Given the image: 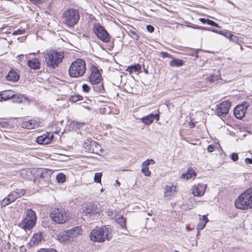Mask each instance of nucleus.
Here are the masks:
<instances>
[{
	"instance_id": "1",
	"label": "nucleus",
	"mask_w": 252,
	"mask_h": 252,
	"mask_svg": "<svg viewBox=\"0 0 252 252\" xmlns=\"http://www.w3.org/2000/svg\"><path fill=\"white\" fill-rule=\"evenodd\" d=\"M235 206L241 210L252 208V187L246 189L236 199Z\"/></svg>"
},
{
	"instance_id": "2",
	"label": "nucleus",
	"mask_w": 252,
	"mask_h": 252,
	"mask_svg": "<svg viewBox=\"0 0 252 252\" xmlns=\"http://www.w3.org/2000/svg\"><path fill=\"white\" fill-rule=\"evenodd\" d=\"M44 56L46 65L52 69L58 67L64 57L63 53L58 52L55 50L46 51L44 53Z\"/></svg>"
},
{
	"instance_id": "3",
	"label": "nucleus",
	"mask_w": 252,
	"mask_h": 252,
	"mask_svg": "<svg viewBox=\"0 0 252 252\" xmlns=\"http://www.w3.org/2000/svg\"><path fill=\"white\" fill-rule=\"evenodd\" d=\"M112 237L111 229L108 227H96L90 233L91 239L94 242H102L106 239L109 240Z\"/></svg>"
},
{
	"instance_id": "4",
	"label": "nucleus",
	"mask_w": 252,
	"mask_h": 252,
	"mask_svg": "<svg viewBox=\"0 0 252 252\" xmlns=\"http://www.w3.org/2000/svg\"><path fill=\"white\" fill-rule=\"evenodd\" d=\"M86 71L85 61L82 59H76L72 62L69 69V75L71 77H79L84 75Z\"/></svg>"
},
{
	"instance_id": "5",
	"label": "nucleus",
	"mask_w": 252,
	"mask_h": 252,
	"mask_svg": "<svg viewBox=\"0 0 252 252\" xmlns=\"http://www.w3.org/2000/svg\"><path fill=\"white\" fill-rule=\"evenodd\" d=\"M50 217L52 221L59 224H63L70 219L68 211L61 208H53L50 213Z\"/></svg>"
},
{
	"instance_id": "6",
	"label": "nucleus",
	"mask_w": 252,
	"mask_h": 252,
	"mask_svg": "<svg viewBox=\"0 0 252 252\" xmlns=\"http://www.w3.org/2000/svg\"><path fill=\"white\" fill-rule=\"evenodd\" d=\"M80 19L79 11L74 9L66 10L63 14V23L67 27L72 28L78 23Z\"/></svg>"
},
{
	"instance_id": "7",
	"label": "nucleus",
	"mask_w": 252,
	"mask_h": 252,
	"mask_svg": "<svg viewBox=\"0 0 252 252\" xmlns=\"http://www.w3.org/2000/svg\"><path fill=\"white\" fill-rule=\"evenodd\" d=\"M82 214L84 220H94L98 216V209L96 203L91 202L84 207Z\"/></svg>"
},
{
	"instance_id": "8",
	"label": "nucleus",
	"mask_w": 252,
	"mask_h": 252,
	"mask_svg": "<svg viewBox=\"0 0 252 252\" xmlns=\"http://www.w3.org/2000/svg\"><path fill=\"white\" fill-rule=\"evenodd\" d=\"M36 217L35 212L31 209H28L26 212V217L23 220L22 225L25 229L31 230L35 225Z\"/></svg>"
},
{
	"instance_id": "9",
	"label": "nucleus",
	"mask_w": 252,
	"mask_h": 252,
	"mask_svg": "<svg viewBox=\"0 0 252 252\" xmlns=\"http://www.w3.org/2000/svg\"><path fill=\"white\" fill-rule=\"evenodd\" d=\"M93 31L97 37L103 42L108 43L110 41V35L99 24L94 25Z\"/></svg>"
},
{
	"instance_id": "10",
	"label": "nucleus",
	"mask_w": 252,
	"mask_h": 252,
	"mask_svg": "<svg viewBox=\"0 0 252 252\" xmlns=\"http://www.w3.org/2000/svg\"><path fill=\"white\" fill-rule=\"evenodd\" d=\"M230 106L231 103L229 101H224L217 105L215 112L220 117L225 116L228 113Z\"/></svg>"
},
{
	"instance_id": "11",
	"label": "nucleus",
	"mask_w": 252,
	"mask_h": 252,
	"mask_svg": "<svg viewBox=\"0 0 252 252\" xmlns=\"http://www.w3.org/2000/svg\"><path fill=\"white\" fill-rule=\"evenodd\" d=\"M89 81L92 85L100 84L102 80L101 74L98 69L94 67L92 69V73L89 77Z\"/></svg>"
},
{
	"instance_id": "12",
	"label": "nucleus",
	"mask_w": 252,
	"mask_h": 252,
	"mask_svg": "<svg viewBox=\"0 0 252 252\" xmlns=\"http://www.w3.org/2000/svg\"><path fill=\"white\" fill-rule=\"evenodd\" d=\"M248 106L249 105L246 102H245L241 105L236 106L234 110V114L235 117L237 119H242L245 116L246 109Z\"/></svg>"
},
{
	"instance_id": "13",
	"label": "nucleus",
	"mask_w": 252,
	"mask_h": 252,
	"mask_svg": "<svg viewBox=\"0 0 252 252\" xmlns=\"http://www.w3.org/2000/svg\"><path fill=\"white\" fill-rule=\"evenodd\" d=\"M53 138V133L47 132L46 134L38 136L36 138V142L39 144L46 145L50 143Z\"/></svg>"
},
{
	"instance_id": "14",
	"label": "nucleus",
	"mask_w": 252,
	"mask_h": 252,
	"mask_svg": "<svg viewBox=\"0 0 252 252\" xmlns=\"http://www.w3.org/2000/svg\"><path fill=\"white\" fill-rule=\"evenodd\" d=\"M97 145V142L87 139L84 142L83 147L85 149L86 151L89 153L98 154L97 149H95L94 148V146Z\"/></svg>"
},
{
	"instance_id": "15",
	"label": "nucleus",
	"mask_w": 252,
	"mask_h": 252,
	"mask_svg": "<svg viewBox=\"0 0 252 252\" xmlns=\"http://www.w3.org/2000/svg\"><path fill=\"white\" fill-rule=\"evenodd\" d=\"M159 118V115L158 114H150L142 117L141 120L145 125H150L153 122L155 119H156L157 121H158Z\"/></svg>"
},
{
	"instance_id": "16",
	"label": "nucleus",
	"mask_w": 252,
	"mask_h": 252,
	"mask_svg": "<svg viewBox=\"0 0 252 252\" xmlns=\"http://www.w3.org/2000/svg\"><path fill=\"white\" fill-rule=\"evenodd\" d=\"M206 188V185L198 184L193 189V194L194 196H202L205 193Z\"/></svg>"
},
{
	"instance_id": "17",
	"label": "nucleus",
	"mask_w": 252,
	"mask_h": 252,
	"mask_svg": "<svg viewBox=\"0 0 252 252\" xmlns=\"http://www.w3.org/2000/svg\"><path fill=\"white\" fill-rule=\"evenodd\" d=\"M21 126L24 128L32 129L37 127L39 126V123L35 120H31L23 122Z\"/></svg>"
},
{
	"instance_id": "18",
	"label": "nucleus",
	"mask_w": 252,
	"mask_h": 252,
	"mask_svg": "<svg viewBox=\"0 0 252 252\" xmlns=\"http://www.w3.org/2000/svg\"><path fill=\"white\" fill-rule=\"evenodd\" d=\"M28 65L31 68L34 70L38 69L40 68V63L39 60L35 58L29 60Z\"/></svg>"
},
{
	"instance_id": "19",
	"label": "nucleus",
	"mask_w": 252,
	"mask_h": 252,
	"mask_svg": "<svg viewBox=\"0 0 252 252\" xmlns=\"http://www.w3.org/2000/svg\"><path fill=\"white\" fill-rule=\"evenodd\" d=\"M201 217L199 219V221L197 225V229L199 231V230H202L206 226V223L208 222L209 220L207 216L204 215L203 216H200Z\"/></svg>"
},
{
	"instance_id": "20",
	"label": "nucleus",
	"mask_w": 252,
	"mask_h": 252,
	"mask_svg": "<svg viewBox=\"0 0 252 252\" xmlns=\"http://www.w3.org/2000/svg\"><path fill=\"white\" fill-rule=\"evenodd\" d=\"M42 236L41 234H35L31 239L29 244L31 246H33L38 245L41 241Z\"/></svg>"
},
{
	"instance_id": "21",
	"label": "nucleus",
	"mask_w": 252,
	"mask_h": 252,
	"mask_svg": "<svg viewBox=\"0 0 252 252\" xmlns=\"http://www.w3.org/2000/svg\"><path fill=\"white\" fill-rule=\"evenodd\" d=\"M12 99L13 102H16V103H21L23 101V99L25 100L30 101L29 98L24 95L22 94H15L14 93L13 96L11 98Z\"/></svg>"
},
{
	"instance_id": "22",
	"label": "nucleus",
	"mask_w": 252,
	"mask_h": 252,
	"mask_svg": "<svg viewBox=\"0 0 252 252\" xmlns=\"http://www.w3.org/2000/svg\"><path fill=\"white\" fill-rule=\"evenodd\" d=\"M67 231L69 233L71 238L72 239L81 234L82 232V229L80 226L74 227L70 230H68Z\"/></svg>"
},
{
	"instance_id": "23",
	"label": "nucleus",
	"mask_w": 252,
	"mask_h": 252,
	"mask_svg": "<svg viewBox=\"0 0 252 252\" xmlns=\"http://www.w3.org/2000/svg\"><path fill=\"white\" fill-rule=\"evenodd\" d=\"M70 238V235L67 230L60 233L58 236V239L61 243H66Z\"/></svg>"
},
{
	"instance_id": "24",
	"label": "nucleus",
	"mask_w": 252,
	"mask_h": 252,
	"mask_svg": "<svg viewBox=\"0 0 252 252\" xmlns=\"http://www.w3.org/2000/svg\"><path fill=\"white\" fill-rule=\"evenodd\" d=\"M176 192V187H173L167 186L165 188L164 196L170 198L171 196H173Z\"/></svg>"
},
{
	"instance_id": "25",
	"label": "nucleus",
	"mask_w": 252,
	"mask_h": 252,
	"mask_svg": "<svg viewBox=\"0 0 252 252\" xmlns=\"http://www.w3.org/2000/svg\"><path fill=\"white\" fill-rule=\"evenodd\" d=\"M6 79L7 80L15 82L19 80V77L16 72L10 71L6 76Z\"/></svg>"
},
{
	"instance_id": "26",
	"label": "nucleus",
	"mask_w": 252,
	"mask_h": 252,
	"mask_svg": "<svg viewBox=\"0 0 252 252\" xmlns=\"http://www.w3.org/2000/svg\"><path fill=\"white\" fill-rule=\"evenodd\" d=\"M195 175L196 173H195L194 170L192 168H189L187 172L186 173L183 174L181 177L184 179L188 180L191 178L193 176H195Z\"/></svg>"
},
{
	"instance_id": "27",
	"label": "nucleus",
	"mask_w": 252,
	"mask_h": 252,
	"mask_svg": "<svg viewBox=\"0 0 252 252\" xmlns=\"http://www.w3.org/2000/svg\"><path fill=\"white\" fill-rule=\"evenodd\" d=\"M1 94L3 100L11 98L14 95V91L12 90H6L1 92Z\"/></svg>"
},
{
	"instance_id": "28",
	"label": "nucleus",
	"mask_w": 252,
	"mask_h": 252,
	"mask_svg": "<svg viewBox=\"0 0 252 252\" xmlns=\"http://www.w3.org/2000/svg\"><path fill=\"white\" fill-rule=\"evenodd\" d=\"M172 59V60L169 63L170 66L173 67H180L183 65V61L182 60L179 59H175L173 57Z\"/></svg>"
},
{
	"instance_id": "29",
	"label": "nucleus",
	"mask_w": 252,
	"mask_h": 252,
	"mask_svg": "<svg viewBox=\"0 0 252 252\" xmlns=\"http://www.w3.org/2000/svg\"><path fill=\"white\" fill-rule=\"evenodd\" d=\"M141 67L139 64H136L133 65H131L128 66L127 71H129V73H132L133 72L139 71L141 70Z\"/></svg>"
},
{
	"instance_id": "30",
	"label": "nucleus",
	"mask_w": 252,
	"mask_h": 252,
	"mask_svg": "<svg viewBox=\"0 0 252 252\" xmlns=\"http://www.w3.org/2000/svg\"><path fill=\"white\" fill-rule=\"evenodd\" d=\"M141 172L142 173L144 174L145 176L147 177L150 176L151 173V171L149 169V166H146L144 163H142V165Z\"/></svg>"
},
{
	"instance_id": "31",
	"label": "nucleus",
	"mask_w": 252,
	"mask_h": 252,
	"mask_svg": "<svg viewBox=\"0 0 252 252\" xmlns=\"http://www.w3.org/2000/svg\"><path fill=\"white\" fill-rule=\"evenodd\" d=\"M117 222L120 224L121 227L123 228H125L126 226V219H125L123 217H119L118 219H116Z\"/></svg>"
},
{
	"instance_id": "32",
	"label": "nucleus",
	"mask_w": 252,
	"mask_h": 252,
	"mask_svg": "<svg viewBox=\"0 0 252 252\" xmlns=\"http://www.w3.org/2000/svg\"><path fill=\"white\" fill-rule=\"evenodd\" d=\"M56 180L59 183H63L65 181V175L63 173H60L57 174Z\"/></svg>"
},
{
	"instance_id": "33",
	"label": "nucleus",
	"mask_w": 252,
	"mask_h": 252,
	"mask_svg": "<svg viewBox=\"0 0 252 252\" xmlns=\"http://www.w3.org/2000/svg\"><path fill=\"white\" fill-rule=\"evenodd\" d=\"M83 97L80 95H73L69 98V100L72 102H76L77 101L82 100Z\"/></svg>"
},
{
	"instance_id": "34",
	"label": "nucleus",
	"mask_w": 252,
	"mask_h": 252,
	"mask_svg": "<svg viewBox=\"0 0 252 252\" xmlns=\"http://www.w3.org/2000/svg\"><path fill=\"white\" fill-rule=\"evenodd\" d=\"M71 124L73 126V127L76 129H79L80 127L83 126L85 123L83 122H79L78 121H74L71 123Z\"/></svg>"
},
{
	"instance_id": "35",
	"label": "nucleus",
	"mask_w": 252,
	"mask_h": 252,
	"mask_svg": "<svg viewBox=\"0 0 252 252\" xmlns=\"http://www.w3.org/2000/svg\"><path fill=\"white\" fill-rule=\"evenodd\" d=\"M9 200L11 201V202L14 201L17 198H18V195L16 194V192L12 191L8 195Z\"/></svg>"
},
{
	"instance_id": "36",
	"label": "nucleus",
	"mask_w": 252,
	"mask_h": 252,
	"mask_svg": "<svg viewBox=\"0 0 252 252\" xmlns=\"http://www.w3.org/2000/svg\"><path fill=\"white\" fill-rule=\"evenodd\" d=\"M102 176V173H96L94 176V181L96 183H100Z\"/></svg>"
},
{
	"instance_id": "37",
	"label": "nucleus",
	"mask_w": 252,
	"mask_h": 252,
	"mask_svg": "<svg viewBox=\"0 0 252 252\" xmlns=\"http://www.w3.org/2000/svg\"><path fill=\"white\" fill-rule=\"evenodd\" d=\"M94 90L99 93H102L103 92V91L104 90V87L103 84L101 83L100 85L98 86H94Z\"/></svg>"
},
{
	"instance_id": "38",
	"label": "nucleus",
	"mask_w": 252,
	"mask_h": 252,
	"mask_svg": "<svg viewBox=\"0 0 252 252\" xmlns=\"http://www.w3.org/2000/svg\"><path fill=\"white\" fill-rule=\"evenodd\" d=\"M14 192H16V194L19 197L23 195L25 193L26 190L24 189H17L16 191H14Z\"/></svg>"
},
{
	"instance_id": "39",
	"label": "nucleus",
	"mask_w": 252,
	"mask_h": 252,
	"mask_svg": "<svg viewBox=\"0 0 252 252\" xmlns=\"http://www.w3.org/2000/svg\"><path fill=\"white\" fill-rule=\"evenodd\" d=\"M161 56L163 58H172L173 56L169 54L167 52H160Z\"/></svg>"
},
{
	"instance_id": "40",
	"label": "nucleus",
	"mask_w": 252,
	"mask_h": 252,
	"mask_svg": "<svg viewBox=\"0 0 252 252\" xmlns=\"http://www.w3.org/2000/svg\"><path fill=\"white\" fill-rule=\"evenodd\" d=\"M11 203V201L9 200L8 197L4 198L2 201V205L3 206H5Z\"/></svg>"
},
{
	"instance_id": "41",
	"label": "nucleus",
	"mask_w": 252,
	"mask_h": 252,
	"mask_svg": "<svg viewBox=\"0 0 252 252\" xmlns=\"http://www.w3.org/2000/svg\"><path fill=\"white\" fill-rule=\"evenodd\" d=\"M207 24L209 25H211V26H214V27H215L217 28H219V26L217 23H216L214 21H212L209 19H208Z\"/></svg>"
},
{
	"instance_id": "42",
	"label": "nucleus",
	"mask_w": 252,
	"mask_h": 252,
	"mask_svg": "<svg viewBox=\"0 0 252 252\" xmlns=\"http://www.w3.org/2000/svg\"><path fill=\"white\" fill-rule=\"evenodd\" d=\"M143 163H144V164L146 165V166H149L150 164H155V161L154 159H148L146 160H145V161H144Z\"/></svg>"
},
{
	"instance_id": "43",
	"label": "nucleus",
	"mask_w": 252,
	"mask_h": 252,
	"mask_svg": "<svg viewBox=\"0 0 252 252\" xmlns=\"http://www.w3.org/2000/svg\"><path fill=\"white\" fill-rule=\"evenodd\" d=\"M83 91L85 93H88L90 90V87L86 84H84L82 85Z\"/></svg>"
},
{
	"instance_id": "44",
	"label": "nucleus",
	"mask_w": 252,
	"mask_h": 252,
	"mask_svg": "<svg viewBox=\"0 0 252 252\" xmlns=\"http://www.w3.org/2000/svg\"><path fill=\"white\" fill-rule=\"evenodd\" d=\"M231 159L234 161H236L238 159V155L236 153H233L231 156Z\"/></svg>"
},
{
	"instance_id": "45",
	"label": "nucleus",
	"mask_w": 252,
	"mask_h": 252,
	"mask_svg": "<svg viewBox=\"0 0 252 252\" xmlns=\"http://www.w3.org/2000/svg\"><path fill=\"white\" fill-rule=\"evenodd\" d=\"M37 252H57L55 250L52 249H41L40 251H38Z\"/></svg>"
},
{
	"instance_id": "46",
	"label": "nucleus",
	"mask_w": 252,
	"mask_h": 252,
	"mask_svg": "<svg viewBox=\"0 0 252 252\" xmlns=\"http://www.w3.org/2000/svg\"><path fill=\"white\" fill-rule=\"evenodd\" d=\"M24 30H18L13 32V34L14 35L22 34L25 32Z\"/></svg>"
},
{
	"instance_id": "47",
	"label": "nucleus",
	"mask_w": 252,
	"mask_h": 252,
	"mask_svg": "<svg viewBox=\"0 0 252 252\" xmlns=\"http://www.w3.org/2000/svg\"><path fill=\"white\" fill-rule=\"evenodd\" d=\"M31 2L34 4H38L44 1V0H30Z\"/></svg>"
},
{
	"instance_id": "48",
	"label": "nucleus",
	"mask_w": 252,
	"mask_h": 252,
	"mask_svg": "<svg viewBox=\"0 0 252 252\" xmlns=\"http://www.w3.org/2000/svg\"><path fill=\"white\" fill-rule=\"evenodd\" d=\"M146 29L147 31L151 33L153 32L155 30L154 27L150 25H147L146 27Z\"/></svg>"
},
{
	"instance_id": "49",
	"label": "nucleus",
	"mask_w": 252,
	"mask_h": 252,
	"mask_svg": "<svg viewBox=\"0 0 252 252\" xmlns=\"http://www.w3.org/2000/svg\"><path fill=\"white\" fill-rule=\"evenodd\" d=\"M215 149V146L214 145H210L208 148H207V151L209 152H212L213 151H214Z\"/></svg>"
},
{
	"instance_id": "50",
	"label": "nucleus",
	"mask_w": 252,
	"mask_h": 252,
	"mask_svg": "<svg viewBox=\"0 0 252 252\" xmlns=\"http://www.w3.org/2000/svg\"><path fill=\"white\" fill-rule=\"evenodd\" d=\"M245 161L247 164H252V158H246L245 159Z\"/></svg>"
},
{
	"instance_id": "51",
	"label": "nucleus",
	"mask_w": 252,
	"mask_h": 252,
	"mask_svg": "<svg viewBox=\"0 0 252 252\" xmlns=\"http://www.w3.org/2000/svg\"><path fill=\"white\" fill-rule=\"evenodd\" d=\"M237 38V37L233 35V34H230V37L229 39L232 41H235Z\"/></svg>"
},
{
	"instance_id": "52",
	"label": "nucleus",
	"mask_w": 252,
	"mask_h": 252,
	"mask_svg": "<svg viewBox=\"0 0 252 252\" xmlns=\"http://www.w3.org/2000/svg\"><path fill=\"white\" fill-rule=\"evenodd\" d=\"M94 148L95 149H97L98 152L101 151V147L97 143V145L94 146Z\"/></svg>"
},
{
	"instance_id": "53",
	"label": "nucleus",
	"mask_w": 252,
	"mask_h": 252,
	"mask_svg": "<svg viewBox=\"0 0 252 252\" xmlns=\"http://www.w3.org/2000/svg\"><path fill=\"white\" fill-rule=\"evenodd\" d=\"M207 21H208V19H206L202 18L199 19V21H200L201 22H202L203 24L207 23Z\"/></svg>"
},
{
	"instance_id": "54",
	"label": "nucleus",
	"mask_w": 252,
	"mask_h": 252,
	"mask_svg": "<svg viewBox=\"0 0 252 252\" xmlns=\"http://www.w3.org/2000/svg\"><path fill=\"white\" fill-rule=\"evenodd\" d=\"M2 100H3V99L2 98V96L1 94V92H0V101H2Z\"/></svg>"
},
{
	"instance_id": "55",
	"label": "nucleus",
	"mask_w": 252,
	"mask_h": 252,
	"mask_svg": "<svg viewBox=\"0 0 252 252\" xmlns=\"http://www.w3.org/2000/svg\"><path fill=\"white\" fill-rule=\"evenodd\" d=\"M134 35L136 36V39L138 40L139 36L137 33H136L135 32H134Z\"/></svg>"
},
{
	"instance_id": "56",
	"label": "nucleus",
	"mask_w": 252,
	"mask_h": 252,
	"mask_svg": "<svg viewBox=\"0 0 252 252\" xmlns=\"http://www.w3.org/2000/svg\"><path fill=\"white\" fill-rule=\"evenodd\" d=\"M108 215L111 216L112 215V211H108Z\"/></svg>"
},
{
	"instance_id": "57",
	"label": "nucleus",
	"mask_w": 252,
	"mask_h": 252,
	"mask_svg": "<svg viewBox=\"0 0 252 252\" xmlns=\"http://www.w3.org/2000/svg\"><path fill=\"white\" fill-rule=\"evenodd\" d=\"M194 28H195V29H201V28H200V27H198V26L194 27Z\"/></svg>"
},
{
	"instance_id": "58",
	"label": "nucleus",
	"mask_w": 252,
	"mask_h": 252,
	"mask_svg": "<svg viewBox=\"0 0 252 252\" xmlns=\"http://www.w3.org/2000/svg\"><path fill=\"white\" fill-rule=\"evenodd\" d=\"M116 183H117V184H118L119 186L120 185V182H119L118 180H116Z\"/></svg>"
},
{
	"instance_id": "59",
	"label": "nucleus",
	"mask_w": 252,
	"mask_h": 252,
	"mask_svg": "<svg viewBox=\"0 0 252 252\" xmlns=\"http://www.w3.org/2000/svg\"><path fill=\"white\" fill-rule=\"evenodd\" d=\"M212 31L214 32H218V31L216 30H213Z\"/></svg>"
},
{
	"instance_id": "60",
	"label": "nucleus",
	"mask_w": 252,
	"mask_h": 252,
	"mask_svg": "<svg viewBox=\"0 0 252 252\" xmlns=\"http://www.w3.org/2000/svg\"><path fill=\"white\" fill-rule=\"evenodd\" d=\"M230 34H229L228 35H226V37H227V38H229V37H230Z\"/></svg>"
},
{
	"instance_id": "61",
	"label": "nucleus",
	"mask_w": 252,
	"mask_h": 252,
	"mask_svg": "<svg viewBox=\"0 0 252 252\" xmlns=\"http://www.w3.org/2000/svg\"><path fill=\"white\" fill-rule=\"evenodd\" d=\"M18 57H23V55H19Z\"/></svg>"
},
{
	"instance_id": "62",
	"label": "nucleus",
	"mask_w": 252,
	"mask_h": 252,
	"mask_svg": "<svg viewBox=\"0 0 252 252\" xmlns=\"http://www.w3.org/2000/svg\"><path fill=\"white\" fill-rule=\"evenodd\" d=\"M145 72H148V70H145Z\"/></svg>"
},
{
	"instance_id": "63",
	"label": "nucleus",
	"mask_w": 252,
	"mask_h": 252,
	"mask_svg": "<svg viewBox=\"0 0 252 252\" xmlns=\"http://www.w3.org/2000/svg\"><path fill=\"white\" fill-rule=\"evenodd\" d=\"M145 72H148V70H145Z\"/></svg>"
},
{
	"instance_id": "64",
	"label": "nucleus",
	"mask_w": 252,
	"mask_h": 252,
	"mask_svg": "<svg viewBox=\"0 0 252 252\" xmlns=\"http://www.w3.org/2000/svg\"><path fill=\"white\" fill-rule=\"evenodd\" d=\"M178 252V251H175V252Z\"/></svg>"
}]
</instances>
